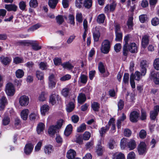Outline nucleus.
Masks as SVG:
<instances>
[{
  "label": "nucleus",
  "mask_w": 159,
  "mask_h": 159,
  "mask_svg": "<svg viewBox=\"0 0 159 159\" xmlns=\"http://www.w3.org/2000/svg\"><path fill=\"white\" fill-rule=\"evenodd\" d=\"M48 79L49 87L50 89L55 88L57 82L55 75L53 74H50Z\"/></svg>",
  "instance_id": "obj_5"
},
{
  "label": "nucleus",
  "mask_w": 159,
  "mask_h": 159,
  "mask_svg": "<svg viewBox=\"0 0 159 159\" xmlns=\"http://www.w3.org/2000/svg\"><path fill=\"white\" fill-rule=\"evenodd\" d=\"M117 105L118 110H121L123 108L124 106V102L122 100L120 99L118 102Z\"/></svg>",
  "instance_id": "obj_57"
},
{
  "label": "nucleus",
  "mask_w": 159,
  "mask_h": 159,
  "mask_svg": "<svg viewBox=\"0 0 159 159\" xmlns=\"http://www.w3.org/2000/svg\"><path fill=\"white\" fill-rule=\"evenodd\" d=\"M34 146L31 143L26 144L24 148V152L27 155L30 154L33 150Z\"/></svg>",
  "instance_id": "obj_14"
},
{
  "label": "nucleus",
  "mask_w": 159,
  "mask_h": 159,
  "mask_svg": "<svg viewBox=\"0 0 159 159\" xmlns=\"http://www.w3.org/2000/svg\"><path fill=\"white\" fill-rule=\"evenodd\" d=\"M134 79L137 80H139L142 76L140 72L137 71L135 72L134 74Z\"/></svg>",
  "instance_id": "obj_44"
},
{
  "label": "nucleus",
  "mask_w": 159,
  "mask_h": 159,
  "mask_svg": "<svg viewBox=\"0 0 159 159\" xmlns=\"http://www.w3.org/2000/svg\"><path fill=\"white\" fill-rule=\"evenodd\" d=\"M71 90V88L70 86H68L63 89L61 92V94L65 97L68 96Z\"/></svg>",
  "instance_id": "obj_23"
},
{
  "label": "nucleus",
  "mask_w": 159,
  "mask_h": 159,
  "mask_svg": "<svg viewBox=\"0 0 159 159\" xmlns=\"http://www.w3.org/2000/svg\"><path fill=\"white\" fill-rule=\"evenodd\" d=\"M127 140L125 139H123L121 140L120 145L121 148L122 149H124L125 146H127Z\"/></svg>",
  "instance_id": "obj_54"
},
{
  "label": "nucleus",
  "mask_w": 159,
  "mask_h": 159,
  "mask_svg": "<svg viewBox=\"0 0 159 159\" xmlns=\"http://www.w3.org/2000/svg\"><path fill=\"white\" fill-rule=\"evenodd\" d=\"M36 75L38 80L43 81L44 79V74L43 72L39 70L36 71Z\"/></svg>",
  "instance_id": "obj_36"
},
{
  "label": "nucleus",
  "mask_w": 159,
  "mask_h": 159,
  "mask_svg": "<svg viewBox=\"0 0 159 159\" xmlns=\"http://www.w3.org/2000/svg\"><path fill=\"white\" fill-rule=\"evenodd\" d=\"M29 112V110L27 109H23L21 111L20 116L23 120H27Z\"/></svg>",
  "instance_id": "obj_19"
},
{
  "label": "nucleus",
  "mask_w": 159,
  "mask_h": 159,
  "mask_svg": "<svg viewBox=\"0 0 159 159\" xmlns=\"http://www.w3.org/2000/svg\"><path fill=\"white\" fill-rule=\"evenodd\" d=\"M137 47L136 44L134 43H132L127 46V52L126 55L127 54L128 51L132 53L137 52L138 51Z\"/></svg>",
  "instance_id": "obj_9"
},
{
  "label": "nucleus",
  "mask_w": 159,
  "mask_h": 159,
  "mask_svg": "<svg viewBox=\"0 0 159 159\" xmlns=\"http://www.w3.org/2000/svg\"><path fill=\"white\" fill-rule=\"evenodd\" d=\"M45 128V125L42 123H39L37 127V131L38 134H40L43 131Z\"/></svg>",
  "instance_id": "obj_29"
},
{
  "label": "nucleus",
  "mask_w": 159,
  "mask_h": 159,
  "mask_svg": "<svg viewBox=\"0 0 159 159\" xmlns=\"http://www.w3.org/2000/svg\"><path fill=\"white\" fill-rule=\"evenodd\" d=\"M137 150L139 155L145 154L147 151V147L145 143L143 142H141L138 146Z\"/></svg>",
  "instance_id": "obj_4"
},
{
  "label": "nucleus",
  "mask_w": 159,
  "mask_h": 159,
  "mask_svg": "<svg viewBox=\"0 0 159 159\" xmlns=\"http://www.w3.org/2000/svg\"><path fill=\"white\" fill-rule=\"evenodd\" d=\"M98 69L100 72L103 73L105 72V69L104 66L102 62H100L98 65Z\"/></svg>",
  "instance_id": "obj_43"
},
{
  "label": "nucleus",
  "mask_w": 159,
  "mask_h": 159,
  "mask_svg": "<svg viewBox=\"0 0 159 159\" xmlns=\"http://www.w3.org/2000/svg\"><path fill=\"white\" fill-rule=\"evenodd\" d=\"M81 83L86 84L87 81V77L84 75H81L80 77Z\"/></svg>",
  "instance_id": "obj_59"
},
{
  "label": "nucleus",
  "mask_w": 159,
  "mask_h": 159,
  "mask_svg": "<svg viewBox=\"0 0 159 159\" xmlns=\"http://www.w3.org/2000/svg\"><path fill=\"white\" fill-rule=\"evenodd\" d=\"M149 36L148 35H144L142 36L141 43L142 47L144 48H145L149 42Z\"/></svg>",
  "instance_id": "obj_10"
},
{
  "label": "nucleus",
  "mask_w": 159,
  "mask_h": 159,
  "mask_svg": "<svg viewBox=\"0 0 159 159\" xmlns=\"http://www.w3.org/2000/svg\"><path fill=\"white\" fill-rule=\"evenodd\" d=\"M47 96V93L45 92H42L39 97V100L40 101H44L45 100Z\"/></svg>",
  "instance_id": "obj_32"
},
{
  "label": "nucleus",
  "mask_w": 159,
  "mask_h": 159,
  "mask_svg": "<svg viewBox=\"0 0 159 159\" xmlns=\"http://www.w3.org/2000/svg\"><path fill=\"white\" fill-rule=\"evenodd\" d=\"M110 48V42L108 40H105L102 43L101 50L103 53L107 54L109 52Z\"/></svg>",
  "instance_id": "obj_2"
},
{
  "label": "nucleus",
  "mask_w": 159,
  "mask_h": 159,
  "mask_svg": "<svg viewBox=\"0 0 159 159\" xmlns=\"http://www.w3.org/2000/svg\"><path fill=\"white\" fill-rule=\"evenodd\" d=\"M5 8L8 11H16L17 10V6L14 4H6Z\"/></svg>",
  "instance_id": "obj_16"
},
{
  "label": "nucleus",
  "mask_w": 159,
  "mask_h": 159,
  "mask_svg": "<svg viewBox=\"0 0 159 159\" xmlns=\"http://www.w3.org/2000/svg\"><path fill=\"white\" fill-rule=\"evenodd\" d=\"M42 143V140H40L37 143L35 147V151L38 152L40 149Z\"/></svg>",
  "instance_id": "obj_58"
},
{
  "label": "nucleus",
  "mask_w": 159,
  "mask_h": 159,
  "mask_svg": "<svg viewBox=\"0 0 159 159\" xmlns=\"http://www.w3.org/2000/svg\"><path fill=\"white\" fill-rule=\"evenodd\" d=\"M115 141L113 139H111L108 143V146L109 148L112 149L115 146Z\"/></svg>",
  "instance_id": "obj_47"
},
{
  "label": "nucleus",
  "mask_w": 159,
  "mask_h": 159,
  "mask_svg": "<svg viewBox=\"0 0 159 159\" xmlns=\"http://www.w3.org/2000/svg\"><path fill=\"white\" fill-rule=\"evenodd\" d=\"M5 91L8 96H12L14 95L15 92V89L12 83H9L7 84Z\"/></svg>",
  "instance_id": "obj_3"
},
{
  "label": "nucleus",
  "mask_w": 159,
  "mask_h": 159,
  "mask_svg": "<svg viewBox=\"0 0 159 159\" xmlns=\"http://www.w3.org/2000/svg\"><path fill=\"white\" fill-rule=\"evenodd\" d=\"M29 102V97L25 95L21 96L19 98V103L22 107H25L27 106Z\"/></svg>",
  "instance_id": "obj_6"
},
{
  "label": "nucleus",
  "mask_w": 159,
  "mask_h": 159,
  "mask_svg": "<svg viewBox=\"0 0 159 159\" xmlns=\"http://www.w3.org/2000/svg\"><path fill=\"white\" fill-rule=\"evenodd\" d=\"M59 99V96L57 94H53L50 96L49 101L50 103L53 105L56 103L57 101H58Z\"/></svg>",
  "instance_id": "obj_20"
},
{
  "label": "nucleus",
  "mask_w": 159,
  "mask_h": 159,
  "mask_svg": "<svg viewBox=\"0 0 159 159\" xmlns=\"http://www.w3.org/2000/svg\"><path fill=\"white\" fill-rule=\"evenodd\" d=\"M61 66L65 69H71L73 68V66L69 62L64 63L61 64Z\"/></svg>",
  "instance_id": "obj_46"
},
{
  "label": "nucleus",
  "mask_w": 159,
  "mask_h": 159,
  "mask_svg": "<svg viewBox=\"0 0 159 159\" xmlns=\"http://www.w3.org/2000/svg\"><path fill=\"white\" fill-rule=\"evenodd\" d=\"M1 60L2 62L5 65L9 64L11 61V59L10 58L4 57H1Z\"/></svg>",
  "instance_id": "obj_34"
},
{
  "label": "nucleus",
  "mask_w": 159,
  "mask_h": 159,
  "mask_svg": "<svg viewBox=\"0 0 159 159\" xmlns=\"http://www.w3.org/2000/svg\"><path fill=\"white\" fill-rule=\"evenodd\" d=\"M150 77L153 80L155 84H159V73L155 71H152L150 73Z\"/></svg>",
  "instance_id": "obj_12"
},
{
  "label": "nucleus",
  "mask_w": 159,
  "mask_h": 159,
  "mask_svg": "<svg viewBox=\"0 0 159 159\" xmlns=\"http://www.w3.org/2000/svg\"><path fill=\"white\" fill-rule=\"evenodd\" d=\"M117 5V3L114 0H112L110 4H107L104 8V12L109 14L110 12H113L115 9Z\"/></svg>",
  "instance_id": "obj_1"
},
{
  "label": "nucleus",
  "mask_w": 159,
  "mask_h": 159,
  "mask_svg": "<svg viewBox=\"0 0 159 159\" xmlns=\"http://www.w3.org/2000/svg\"><path fill=\"white\" fill-rule=\"evenodd\" d=\"M109 129V127L107 125L105 127H102L99 130V132L101 137L103 136L105 133Z\"/></svg>",
  "instance_id": "obj_27"
},
{
  "label": "nucleus",
  "mask_w": 159,
  "mask_h": 159,
  "mask_svg": "<svg viewBox=\"0 0 159 159\" xmlns=\"http://www.w3.org/2000/svg\"><path fill=\"white\" fill-rule=\"evenodd\" d=\"M21 127V122L20 120L18 118L15 119L14 123V127L16 129H19Z\"/></svg>",
  "instance_id": "obj_40"
},
{
  "label": "nucleus",
  "mask_w": 159,
  "mask_h": 159,
  "mask_svg": "<svg viewBox=\"0 0 159 159\" xmlns=\"http://www.w3.org/2000/svg\"><path fill=\"white\" fill-rule=\"evenodd\" d=\"M127 146L130 150L134 149L136 147V143L135 141L133 139H130L127 142Z\"/></svg>",
  "instance_id": "obj_18"
},
{
  "label": "nucleus",
  "mask_w": 159,
  "mask_h": 159,
  "mask_svg": "<svg viewBox=\"0 0 159 159\" xmlns=\"http://www.w3.org/2000/svg\"><path fill=\"white\" fill-rule=\"evenodd\" d=\"M74 108V106L72 102H70L67 106L66 109L67 112H70Z\"/></svg>",
  "instance_id": "obj_42"
},
{
  "label": "nucleus",
  "mask_w": 159,
  "mask_h": 159,
  "mask_svg": "<svg viewBox=\"0 0 159 159\" xmlns=\"http://www.w3.org/2000/svg\"><path fill=\"white\" fill-rule=\"evenodd\" d=\"M72 130V126L71 124L68 125L66 127L64 131V134L67 136H69L71 133Z\"/></svg>",
  "instance_id": "obj_26"
},
{
  "label": "nucleus",
  "mask_w": 159,
  "mask_h": 159,
  "mask_svg": "<svg viewBox=\"0 0 159 159\" xmlns=\"http://www.w3.org/2000/svg\"><path fill=\"white\" fill-rule=\"evenodd\" d=\"M7 99L5 96H2L0 99V111L3 110L7 104Z\"/></svg>",
  "instance_id": "obj_15"
},
{
  "label": "nucleus",
  "mask_w": 159,
  "mask_h": 159,
  "mask_svg": "<svg viewBox=\"0 0 159 159\" xmlns=\"http://www.w3.org/2000/svg\"><path fill=\"white\" fill-rule=\"evenodd\" d=\"M2 124L3 125H6L9 124L10 122V119L9 116H5L2 120Z\"/></svg>",
  "instance_id": "obj_49"
},
{
  "label": "nucleus",
  "mask_w": 159,
  "mask_h": 159,
  "mask_svg": "<svg viewBox=\"0 0 159 159\" xmlns=\"http://www.w3.org/2000/svg\"><path fill=\"white\" fill-rule=\"evenodd\" d=\"M93 36L94 41L98 42L100 36V33L98 28L96 27L95 28V30L93 33Z\"/></svg>",
  "instance_id": "obj_17"
},
{
  "label": "nucleus",
  "mask_w": 159,
  "mask_h": 159,
  "mask_svg": "<svg viewBox=\"0 0 159 159\" xmlns=\"http://www.w3.org/2000/svg\"><path fill=\"white\" fill-rule=\"evenodd\" d=\"M49 109V106L47 105L44 104L40 107V112L41 114L43 115H45L48 113Z\"/></svg>",
  "instance_id": "obj_24"
},
{
  "label": "nucleus",
  "mask_w": 159,
  "mask_h": 159,
  "mask_svg": "<svg viewBox=\"0 0 159 159\" xmlns=\"http://www.w3.org/2000/svg\"><path fill=\"white\" fill-rule=\"evenodd\" d=\"M58 129L55 125H52L50 126L48 132L51 135H53L57 132Z\"/></svg>",
  "instance_id": "obj_28"
},
{
  "label": "nucleus",
  "mask_w": 159,
  "mask_h": 159,
  "mask_svg": "<svg viewBox=\"0 0 159 159\" xmlns=\"http://www.w3.org/2000/svg\"><path fill=\"white\" fill-rule=\"evenodd\" d=\"M44 152L46 154H49L53 151L52 146L51 145H47L44 147Z\"/></svg>",
  "instance_id": "obj_31"
},
{
  "label": "nucleus",
  "mask_w": 159,
  "mask_h": 159,
  "mask_svg": "<svg viewBox=\"0 0 159 159\" xmlns=\"http://www.w3.org/2000/svg\"><path fill=\"white\" fill-rule=\"evenodd\" d=\"M103 152V149L101 146L98 145L96 147V152L99 155H101Z\"/></svg>",
  "instance_id": "obj_51"
},
{
  "label": "nucleus",
  "mask_w": 159,
  "mask_h": 159,
  "mask_svg": "<svg viewBox=\"0 0 159 159\" xmlns=\"http://www.w3.org/2000/svg\"><path fill=\"white\" fill-rule=\"evenodd\" d=\"M58 0H49L48 1V5L52 9L55 8Z\"/></svg>",
  "instance_id": "obj_33"
},
{
  "label": "nucleus",
  "mask_w": 159,
  "mask_h": 159,
  "mask_svg": "<svg viewBox=\"0 0 159 159\" xmlns=\"http://www.w3.org/2000/svg\"><path fill=\"white\" fill-rule=\"evenodd\" d=\"M112 159H125V155L121 152H116L112 155Z\"/></svg>",
  "instance_id": "obj_21"
},
{
  "label": "nucleus",
  "mask_w": 159,
  "mask_h": 159,
  "mask_svg": "<svg viewBox=\"0 0 159 159\" xmlns=\"http://www.w3.org/2000/svg\"><path fill=\"white\" fill-rule=\"evenodd\" d=\"M38 2L37 0H31L29 2L30 7H35L37 6Z\"/></svg>",
  "instance_id": "obj_62"
},
{
  "label": "nucleus",
  "mask_w": 159,
  "mask_h": 159,
  "mask_svg": "<svg viewBox=\"0 0 159 159\" xmlns=\"http://www.w3.org/2000/svg\"><path fill=\"white\" fill-rule=\"evenodd\" d=\"M86 125L84 123H82L79 127H77V131L79 133H81L84 131L86 129Z\"/></svg>",
  "instance_id": "obj_38"
},
{
  "label": "nucleus",
  "mask_w": 159,
  "mask_h": 159,
  "mask_svg": "<svg viewBox=\"0 0 159 159\" xmlns=\"http://www.w3.org/2000/svg\"><path fill=\"white\" fill-rule=\"evenodd\" d=\"M139 136L141 139H144L146 137V131L143 129L141 130L139 133Z\"/></svg>",
  "instance_id": "obj_61"
},
{
  "label": "nucleus",
  "mask_w": 159,
  "mask_h": 159,
  "mask_svg": "<svg viewBox=\"0 0 159 159\" xmlns=\"http://www.w3.org/2000/svg\"><path fill=\"white\" fill-rule=\"evenodd\" d=\"M32 48L34 50L37 51L41 49V46L39 45V44L37 43H33L32 45Z\"/></svg>",
  "instance_id": "obj_60"
},
{
  "label": "nucleus",
  "mask_w": 159,
  "mask_h": 159,
  "mask_svg": "<svg viewBox=\"0 0 159 159\" xmlns=\"http://www.w3.org/2000/svg\"><path fill=\"white\" fill-rule=\"evenodd\" d=\"M116 38L115 40L117 42L121 41L122 39V34L121 32H116L115 33Z\"/></svg>",
  "instance_id": "obj_48"
},
{
  "label": "nucleus",
  "mask_w": 159,
  "mask_h": 159,
  "mask_svg": "<svg viewBox=\"0 0 159 159\" xmlns=\"http://www.w3.org/2000/svg\"><path fill=\"white\" fill-rule=\"evenodd\" d=\"M159 111V106H156L154 107V110L150 112V118L151 120H154Z\"/></svg>",
  "instance_id": "obj_11"
},
{
  "label": "nucleus",
  "mask_w": 159,
  "mask_h": 159,
  "mask_svg": "<svg viewBox=\"0 0 159 159\" xmlns=\"http://www.w3.org/2000/svg\"><path fill=\"white\" fill-rule=\"evenodd\" d=\"M86 99L85 95L81 93H80L78 96V103L82 104L84 103L86 101Z\"/></svg>",
  "instance_id": "obj_25"
},
{
  "label": "nucleus",
  "mask_w": 159,
  "mask_h": 159,
  "mask_svg": "<svg viewBox=\"0 0 159 159\" xmlns=\"http://www.w3.org/2000/svg\"><path fill=\"white\" fill-rule=\"evenodd\" d=\"M30 119L32 120L38 119L39 118V116L38 112L35 111L31 113L30 115Z\"/></svg>",
  "instance_id": "obj_37"
},
{
  "label": "nucleus",
  "mask_w": 159,
  "mask_h": 159,
  "mask_svg": "<svg viewBox=\"0 0 159 159\" xmlns=\"http://www.w3.org/2000/svg\"><path fill=\"white\" fill-rule=\"evenodd\" d=\"M83 137L84 140H88L91 137V134L89 132L86 131L84 133Z\"/></svg>",
  "instance_id": "obj_53"
},
{
  "label": "nucleus",
  "mask_w": 159,
  "mask_h": 159,
  "mask_svg": "<svg viewBox=\"0 0 159 159\" xmlns=\"http://www.w3.org/2000/svg\"><path fill=\"white\" fill-rule=\"evenodd\" d=\"M24 72L22 69H18L15 72V75L17 78H21L24 75Z\"/></svg>",
  "instance_id": "obj_30"
},
{
  "label": "nucleus",
  "mask_w": 159,
  "mask_h": 159,
  "mask_svg": "<svg viewBox=\"0 0 159 159\" xmlns=\"http://www.w3.org/2000/svg\"><path fill=\"white\" fill-rule=\"evenodd\" d=\"M13 62L16 64H17L20 63H23L24 62V60L21 58L16 57L14 58Z\"/></svg>",
  "instance_id": "obj_56"
},
{
  "label": "nucleus",
  "mask_w": 159,
  "mask_h": 159,
  "mask_svg": "<svg viewBox=\"0 0 159 159\" xmlns=\"http://www.w3.org/2000/svg\"><path fill=\"white\" fill-rule=\"evenodd\" d=\"M42 26L40 24L37 23L28 29V32H33L41 27Z\"/></svg>",
  "instance_id": "obj_35"
},
{
  "label": "nucleus",
  "mask_w": 159,
  "mask_h": 159,
  "mask_svg": "<svg viewBox=\"0 0 159 159\" xmlns=\"http://www.w3.org/2000/svg\"><path fill=\"white\" fill-rule=\"evenodd\" d=\"M39 68L42 70H45L48 67L47 63L44 62H41L39 64Z\"/></svg>",
  "instance_id": "obj_50"
},
{
  "label": "nucleus",
  "mask_w": 159,
  "mask_h": 159,
  "mask_svg": "<svg viewBox=\"0 0 159 159\" xmlns=\"http://www.w3.org/2000/svg\"><path fill=\"white\" fill-rule=\"evenodd\" d=\"M100 107V105L98 102H94L91 104V107L94 111H98Z\"/></svg>",
  "instance_id": "obj_41"
},
{
  "label": "nucleus",
  "mask_w": 159,
  "mask_h": 159,
  "mask_svg": "<svg viewBox=\"0 0 159 159\" xmlns=\"http://www.w3.org/2000/svg\"><path fill=\"white\" fill-rule=\"evenodd\" d=\"M92 0H85L84 5L85 7L89 8L92 5Z\"/></svg>",
  "instance_id": "obj_45"
},
{
  "label": "nucleus",
  "mask_w": 159,
  "mask_h": 159,
  "mask_svg": "<svg viewBox=\"0 0 159 159\" xmlns=\"http://www.w3.org/2000/svg\"><path fill=\"white\" fill-rule=\"evenodd\" d=\"M135 155L133 152H131L128 155L127 159H135Z\"/></svg>",
  "instance_id": "obj_64"
},
{
  "label": "nucleus",
  "mask_w": 159,
  "mask_h": 159,
  "mask_svg": "<svg viewBox=\"0 0 159 159\" xmlns=\"http://www.w3.org/2000/svg\"><path fill=\"white\" fill-rule=\"evenodd\" d=\"M130 84H131V87L133 89L135 88V82L134 81V76L133 74H131L130 76Z\"/></svg>",
  "instance_id": "obj_55"
},
{
  "label": "nucleus",
  "mask_w": 159,
  "mask_h": 159,
  "mask_svg": "<svg viewBox=\"0 0 159 159\" xmlns=\"http://www.w3.org/2000/svg\"><path fill=\"white\" fill-rule=\"evenodd\" d=\"M115 120L113 118H111L109 121L108 125H107L109 127L111 126V129L114 130L115 129V125L114 124Z\"/></svg>",
  "instance_id": "obj_39"
},
{
  "label": "nucleus",
  "mask_w": 159,
  "mask_h": 159,
  "mask_svg": "<svg viewBox=\"0 0 159 159\" xmlns=\"http://www.w3.org/2000/svg\"><path fill=\"white\" fill-rule=\"evenodd\" d=\"M130 38L129 35L128 34L125 36L124 38V43H125L123 47V54L125 56H126V52H127V46L128 45V43Z\"/></svg>",
  "instance_id": "obj_13"
},
{
  "label": "nucleus",
  "mask_w": 159,
  "mask_h": 159,
  "mask_svg": "<svg viewBox=\"0 0 159 159\" xmlns=\"http://www.w3.org/2000/svg\"><path fill=\"white\" fill-rule=\"evenodd\" d=\"M148 63L146 61L143 60L140 63V73L143 76H144L147 71V68L148 67Z\"/></svg>",
  "instance_id": "obj_8"
},
{
  "label": "nucleus",
  "mask_w": 159,
  "mask_h": 159,
  "mask_svg": "<svg viewBox=\"0 0 159 159\" xmlns=\"http://www.w3.org/2000/svg\"><path fill=\"white\" fill-rule=\"evenodd\" d=\"M139 114V111H133L131 112L129 115L130 121L132 122H137L138 120Z\"/></svg>",
  "instance_id": "obj_7"
},
{
  "label": "nucleus",
  "mask_w": 159,
  "mask_h": 159,
  "mask_svg": "<svg viewBox=\"0 0 159 159\" xmlns=\"http://www.w3.org/2000/svg\"><path fill=\"white\" fill-rule=\"evenodd\" d=\"M76 153L73 149H70L67 152L66 157L68 159H74Z\"/></svg>",
  "instance_id": "obj_22"
},
{
  "label": "nucleus",
  "mask_w": 159,
  "mask_h": 159,
  "mask_svg": "<svg viewBox=\"0 0 159 159\" xmlns=\"http://www.w3.org/2000/svg\"><path fill=\"white\" fill-rule=\"evenodd\" d=\"M153 66L157 70H159V58L156 59L153 62Z\"/></svg>",
  "instance_id": "obj_52"
},
{
  "label": "nucleus",
  "mask_w": 159,
  "mask_h": 159,
  "mask_svg": "<svg viewBox=\"0 0 159 159\" xmlns=\"http://www.w3.org/2000/svg\"><path fill=\"white\" fill-rule=\"evenodd\" d=\"M71 76L69 74H66L60 78V80L61 81L68 80L71 79Z\"/></svg>",
  "instance_id": "obj_63"
}]
</instances>
